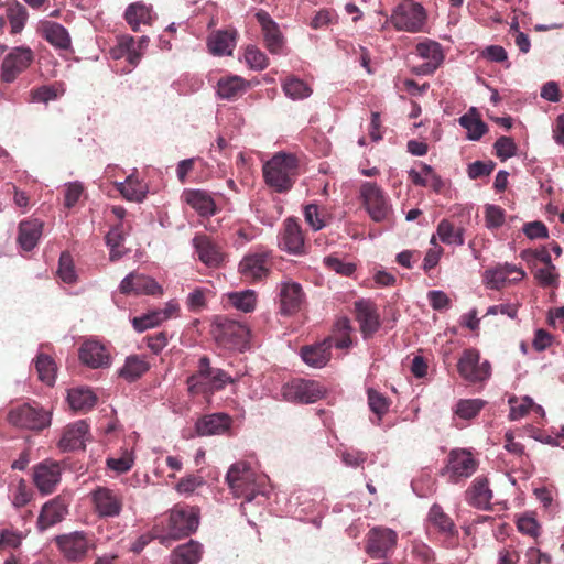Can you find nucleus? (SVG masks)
<instances>
[{
  "label": "nucleus",
  "mask_w": 564,
  "mask_h": 564,
  "mask_svg": "<svg viewBox=\"0 0 564 564\" xmlns=\"http://www.w3.org/2000/svg\"><path fill=\"white\" fill-rule=\"evenodd\" d=\"M236 381L237 379L225 370L213 367L208 356H202L198 360L197 371L187 378L186 383L191 394H200L220 391L227 384H234Z\"/></svg>",
  "instance_id": "obj_1"
},
{
  "label": "nucleus",
  "mask_w": 564,
  "mask_h": 564,
  "mask_svg": "<svg viewBox=\"0 0 564 564\" xmlns=\"http://www.w3.org/2000/svg\"><path fill=\"white\" fill-rule=\"evenodd\" d=\"M226 482L236 498L251 502L258 496H264L263 484L259 481L249 463L239 460L232 464L226 475Z\"/></svg>",
  "instance_id": "obj_2"
},
{
  "label": "nucleus",
  "mask_w": 564,
  "mask_h": 564,
  "mask_svg": "<svg viewBox=\"0 0 564 564\" xmlns=\"http://www.w3.org/2000/svg\"><path fill=\"white\" fill-rule=\"evenodd\" d=\"M297 170V160L292 154L278 153L263 165L265 183L278 193L289 192Z\"/></svg>",
  "instance_id": "obj_3"
},
{
  "label": "nucleus",
  "mask_w": 564,
  "mask_h": 564,
  "mask_svg": "<svg viewBox=\"0 0 564 564\" xmlns=\"http://www.w3.org/2000/svg\"><path fill=\"white\" fill-rule=\"evenodd\" d=\"M213 335L218 345L228 349L242 350L248 345L250 330L237 321L217 316L213 324Z\"/></svg>",
  "instance_id": "obj_4"
},
{
  "label": "nucleus",
  "mask_w": 564,
  "mask_h": 564,
  "mask_svg": "<svg viewBox=\"0 0 564 564\" xmlns=\"http://www.w3.org/2000/svg\"><path fill=\"white\" fill-rule=\"evenodd\" d=\"M478 466V459L469 449L454 448L449 451L441 475L447 477L452 484H459L471 477Z\"/></svg>",
  "instance_id": "obj_5"
},
{
  "label": "nucleus",
  "mask_w": 564,
  "mask_h": 564,
  "mask_svg": "<svg viewBox=\"0 0 564 564\" xmlns=\"http://www.w3.org/2000/svg\"><path fill=\"white\" fill-rule=\"evenodd\" d=\"M7 420L15 427L40 432L51 425V413L43 408L23 403L11 408Z\"/></svg>",
  "instance_id": "obj_6"
},
{
  "label": "nucleus",
  "mask_w": 564,
  "mask_h": 564,
  "mask_svg": "<svg viewBox=\"0 0 564 564\" xmlns=\"http://www.w3.org/2000/svg\"><path fill=\"white\" fill-rule=\"evenodd\" d=\"M360 198L369 217L376 223L388 221L392 207L389 197L376 183L366 182L360 187Z\"/></svg>",
  "instance_id": "obj_7"
},
{
  "label": "nucleus",
  "mask_w": 564,
  "mask_h": 564,
  "mask_svg": "<svg viewBox=\"0 0 564 564\" xmlns=\"http://www.w3.org/2000/svg\"><path fill=\"white\" fill-rule=\"evenodd\" d=\"M94 512L99 518H118L124 505V498L120 490L105 486H98L89 494Z\"/></svg>",
  "instance_id": "obj_8"
},
{
  "label": "nucleus",
  "mask_w": 564,
  "mask_h": 564,
  "mask_svg": "<svg viewBox=\"0 0 564 564\" xmlns=\"http://www.w3.org/2000/svg\"><path fill=\"white\" fill-rule=\"evenodd\" d=\"M55 544L68 562H82L95 547L91 534L74 531L55 538Z\"/></svg>",
  "instance_id": "obj_9"
},
{
  "label": "nucleus",
  "mask_w": 564,
  "mask_h": 564,
  "mask_svg": "<svg viewBox=\"0 0 564 564\" xmlns=\"http://www.w3.org/2000/svg\"><path fill=\"white\" fill-rule=\"evenodd\" d=\"M398 543V533L386 527L371 528L365 538V552L371 558H387Z\"/></svg>",
  "instance_id": "obj_10"
},
{
  "label": "nucleus",
  "mask_w": 564,
  "mask_h": 564,
  "mask_svg": "<svg viewBox=\"0 0 564 564\" xmlns=\"http://www.w3.org/2000/svg\"><path fill=\"white\" fill-rule=\"evenodd\" d=\"M34 54L30 47L12 48L2 59L0 66V82L13 83L33 63Z\"/></svg>",
  "instance_id": "obj_11"
},
{
  "label": "nucleus",
  "mask_w": 564,
  "mask_h": 564,
  "mask_svg": "<svg viewBox=\"0 0 564 564\" xmlns=\"http://www.w3.org/2000/svg\"><path fill=\"white\" fill-rule=\"evenodd\" d=\"M457 371L462 378L471 383L482 382L491 375L488 360L480 362V354L476 349H465L457 362Z\"/></svg>",
  "instance_id": "obj_12"
},
{
  "label": "nucleus",
  "mask_w": 564,
  "mask_h": 564,
  "mask_svg": "<svg viewBox=\"0 0 564 564\" xmlns=\"http://www.w3.org/2000/svg\"><path fill=\"white\" fill-rule=\"evenodd\" d=\"M282 391L285 400L299 403H314L326 393L319 382L301 378L286 383Z\"/></svg>",
  "instance_id": "obj_13"
},
{
  "label": "nucleus",
  "mask_w": 564,
  "mask_h": 564,
  "mask_svg": "<svg viewBox=\"0 0 564 564\" xmlns=\"http://www.w3.org/2000/svg\"><path fill=\"white\" fill-rule=\"evenodd\" d=\"M271 265V252L260 250L246 254L239 263L238 272L246 281H261L269 275Z\"/></svg>",
  "instance_id": "obj_14"
},
{
  "label": "nucleus",
  "mask_w": 564,
  "mask_h": 564,
  "mask_svg": "<svg viewBox=\"0 0 564 564\" xmlns=\"http://www.w3.org/2000/svg\"><path fill=\"white\" fill-rule=\"evenodd\" d=\"M198 527V514L194 508L176 506L167 519L165 538L173 540L192 534Z\"/></svg>",
  "instance_id": "obj_15"
},
{
  "label": "nucleus",
  "mask_w": 564,
  "mask_h": 564,
  "mask_svg": "<svg viewBox=\"0 0 564 564\" xmlns=\"http://www.w3.org/2000/svg\"><path fill=\"white\" fill-rule=\"evenodd\" d=\"M391 18L397 29L416 32L424 23L425 11L421 2H399Z\"/></svg>",
  "instance_id": "obj_16"
},
{
  "label": "nucleus",
  "mask_w": 564,
  "mask_h": 564,
  "mask_svg": "<svg viewBox=\"0 0 564 564\" xmlns=\"http://www.w3.org/2000/svg\"><path fill=\"white\" fill-rule=\"evenodd\" d=\"M525 276V272L511 263H499L488 268L484 273V282L491 290H500L507 283H517Z\"/></svg>",
  "instance_id": "obj_17"
},
{
  "label": "nucleus",
  "mask_w": 564,
  "mask_h": 564,
  "mask_svg": "<svg viewBox=\"0 0 564 564\" xmlns=\"http://www.w3.org/2000/svg\"><path fill=\"white\" fill-rule=\"evenodd\" d=\"M120 292L126 295H161L162 286L151 276L131 272L120 283Z\"/></svg>",
  "instance_id": "obj_18"
},
{
  "label": "nucleus",
  "mask_w": 564,
  "mask_h": 564,
  "mask_svg": "<svg viewBox=\"0 0 564 564\" xmlns=\"http://www.w3.org/2000/svg\"><path fill=\"white\" fill-rule=\"evenodd\" d=\"M61 475L59 463L46 459L34 467L33 480L40 492L47 495L55 490L61 481Z\"/></svg>",
  "instance_id": "obj_19"
},
{
  "label": "nucleus",
  "mask_w": 564,
  "mask_h": 564,
  "mask_svg": "<svg viewBox=\"0 0 564 564\" xmlns=\"http://www.w3.org/2000/svg\"><path fill=\"white\" fill-rule=\"evenodd\" d=\"M279 246L291 254L305 252V237L296 218L289 217L284 220Z\"/></svg>",
  "instance_id": "obj_20"
},
{
  "label": "nucleus",
  "mask_w": 564,
  "mask_h": 564,
  "mask_svg": "<svg viewBox=\"0 0 564 564\" xmlns=\"http://www.w3.org/2000/svg\"><path fill=\"white\" fill-rule=\"evenodd\" d=\"M193 246L199 260L209 268H218L226 260L223 248L206 235L195 236L193 238Z\"/></svg>",
  "instance_id": "obj_21"
},
{
  "label": "nucleus",
  "mask_w": 564,
  "mask_h": 564,
  "mask_svg": "<svg viewBox=\"0 0 564 564\" xmlns=\"http://www.w3.org/2000/svg\"><path fill=\"white\" fill-rule=\"evenodd\" d=\"M279 297L280 313L282 315H293L297 313L305 302V294L301 284L291 281L280 284Z\"/></svg>",
  "instance_id": "obj_22"
},
{
  "label": "nucleus",
  "mask_w": 564,
  "mask_h": 564,
  "mask_svg": "<svg viewBox=\"0 0 564 564\" xmlns=\"http://www.w3.org/2000/svg\"><path fill=\"white\" fill-rule=\"evenodd\" d=\"M415 51L425 61L417 67L419 74H433L444 61V53L438 42L425 40L416 45Z\"/></svg>",
  "instance_id": "obj_23"
},
{
  "label": "nucleus",
  "mask_w": 564,
  "mask_h": 564,
  "mask_svg": "<svg viewBox=\"0 0 564 564\" xmlns=\"http://www.w3.org/2000/svg\"><path fill=\"white\" fill-rule=\"evenodd\" d=\"M67 514V503L65 499L57 496L45 502L37 518V529L43 532L48 528L59 523Z\"/></svg>",
  "instance_id": "obj_24"
},
{
  "label": "nucleus",
  "mask_w": 564,
  "mask_h": 564,
  "mask_svg": "<svg viewBox=\"0 0 564 564\" xmlns=\"http://www.w3.org/2000/svg\"><path fill=\"white\" fill-rule=\"evenodd\" d=\"M492 490L486 476L476 477L465 491L466 502L480 510H489L492 499Z\"/></svg>",
  "instance_id": "obj_25"
},
{
  "label": "nucleus",
  "mask_w": 564,
  "mask_h": 564,
  "mask_svg": "<svg viewBox=\"0 0 564 564\" xmlns=\"http://www.w3.org/2000/svg\"><path fill=\"white\" fill-rule=\"evenodd\" d=\"M355 314L364 337H369L379 329L380 315L372 302L365 300L357 301L355 303Z\"/></svg>",
  "instance_id": "obj_26"
},
{
  "label": "nucleus",
  "mask_w": 564,
  "mask_h": 564,
  "mask_svg": "<svg viewBox=\"0 0 564 564\" xmlns=\"http://www.w3.org/2000/svg\"><path fill=\"white\" fill-rule=\"evenodd\" d=\"M232 425V419L226 413H213L200 417L196 424L199 436L220 435L227 433Z\"/></svg>",
  "instance_id": "obj_27"
},
{
  "label": "nucleus",
  "mask_w": 564,
  "mask_h": 564,
  "mask_svg": "<svg viewBox=\"0 0 564 564\" xmlns=\"http://www.w3.org/2000/svg\"><path fill=\"white\" fill-rule=\"evenodd\" d=\"M256 17L261 25L267 48L272 54L281 53L284 45V39L278 24L271 19L269 13L264 11L258 12Z\"/></svg>",
  "instance_id": "obj_28"
},
{
  "label": "nucleus",
  "mask_w": 564,
  "mask_h": 564,
  "mask_svg": "<svg viewBox=\"0 0 564 564\" xmlns=\"http://www.w3.org/2000/svg\"><path fill=\"white\" fill-rule=\"evenodd\" d=\"M182 197L200 217H210L218 210L214 198L206 191L186 189Z\"/></svg>",
  "instance_id": "obj_29"
},
{
  "label": "nucleus",
  "mask_w": 564,
  "mask_h": 564,
  "mask_svg": "<svg viewBox=\"0 0 564 564\" xmlns=\"http://www.w3.org/2000/svg\"><path fill=\"white\" fill-rule=\"evenodd\" d=\"M87 434L88 425L85 421L80 420L69 424L64 430L63 436L59 440V448L63 451L84 449Z\"/></svg>",
  "instance_id": "obj_30"
},
{
  "label": "nucleus",
  "mask_w": 564,
  "mask_h": 564,
  "mask_svg": "<svg viewBox=\"0 0 564 564\" xmlns=\"http://www.w3.org/2000/svg\"><path fill=\"white\" fill-rule=\"evenodd\" d=\"M40 31L42 36L57 50H69L72 40L68 31L59 23L44 21L41 23Z\"/></svg>",
  "instance_id": "obj_31"
},
{
  "label": "nucleus",
  "mask_w": 564,
  "mask_h": 564,
  "mask_svg": "<svg viewBox=\"0 0 564 564\" xmlns=\"http://www.w3.org/2000/svg\"><path fill=\"white\" fill-rule=\"evenodd\" d=\"M124 18L132 31L138 32L140 25H151L155 13L151 6L143 2H131L124 12Z\"/></svg>",
  "instance_id": "obj_32"
},
{
  "label": "nucleus",
  "mask_w": 564,
  "mask_h": 564,
  "mask_svg": "<svg viewBox=\"0 0 564 564\" xmlns=\"http://www.w3.org/2000/svg\"><path fill=\"white\" fill-rule=\"evenodd\" d=\"M79 359L90 368H99L108 365L109 357L105 347L94 340L85 341L79 349Z\"/></svg>",
  "instance_id": "obj_33"
},
{
  "label": "nucleus",
  "mask_w": 564,
  "mask_h": 564,
  "mask_svg": "<svg viewBox=\"0 0 564 564\" xmlns=\"http://www.w3.org/2000/svg\"><path fill=\"white\" fill-rule=\"evenodd\" d=\"M332 346V338H326L315 346H305L301 351L302 359L310 366L317 368L323 367L330 359Z\"/></svg>",
  "instance_id": "obj_34"
},
{
  "label": "nucleus",
  "mask_w": 564,
  "mask_h": 564,
  "mask_svg": "<svg viewBox=\"0 0 564 564\" xmlns=\"http://www.w3.org/2000/svg\"><path fill=\"white\" fill-rule=\"evenodd\" d=\"M427 522L445 536H455L458 534L457 528L453 519L444 511V509L434 503L429 510Z\"/></svg>",
  "instance_id": "obj_35"
},
{
  "label": "nucleus",
  "mask_w": 564,
  "mask_h": 564,
  "mask_svg": "<svg viewBox=\"0 0 564 564\" xmlns=\"http://www.w3.org/2000/svg\"><path fill=\"white\" fill-rule=\"evenodd\" d=\"M43 223L39 219H29L20 223L18 242L25 251L32 250L42 235Z\"/></svg>",
  "instance_id": "obj_36"
},
{
  "label": "nucleus",
  "mask_w": 564,
  "mask_h": 564,
  "mask_svg": "<svg viewBox=\"0 0 564 564\" xmlns=\"http://www.w3.org/2000/svg\"><path fill=\"white\" fill-rule=\"evenodd\" d=\"M248 87V82L240 76H225L218 80L217 94L223 99L234 100L242 96Z\"/></svg>",
  "instance_id": "obj_37"
},
{
  "label": "nucleus",
  "mask_w": 564,
  "mask_h": 564,
  "mask_svg": "<svg viewBox=\"0 0 564 564\" xmlns=\"http://www.w3.org/2000/svg\"><path fill=\"white\" fill-rule=\"evenodd\" d=\"M115 186L122 197L130 202H142L148 193L147 185L135 174L127 176L124 182H116Z\"/></svg>",
  "instance_id": "obj_38"
},
{
  "label": "nucleus",
  "mask_w": 564,
  "mask_h": 564,
  "mask_svg": "<svg viewBox=\"0 0 564 564\" xmlns=\"http://www.w3.org/2000/svg\"><path fill=\"white\" fill-rule=\"evenodd\" d=\"M202 557V545L193 540L178 545L171 555L172 564H197Z\"/></svg>",
  "instance_id": "obj_39"
},
{
  "label": "nucleus",
  "mask_w": 564,
  "mask_h": 564,
  "mask_svg": "<svg viewBox=\"0 0 564 564\" xmlns=\"http://www.w3.org/2000/svg\"><path fill=\"white\" fill-rule=\"evenodd\" d=\"M236 32L218 31L208 39L209 51L214 55H231L236 45Z\"/></svg>",
  "instance_id": "obj_40"
},
{
  "label": "nucleus",
  "mask_w": 564,
  "mask_h": 564,
  "mask_svg": "<svg viewBox=\"0 0 564 564\" xmlns=\"http://www.w3.org/2000/svg\"><path fill=\"white\" fill-rule=\"evenodd\" d=\"M67 400L73 410L86 412L94 408L97 398L88 388H75L68 391Z\"/></svg>",
  "instance_id": "obj_41"
},
{
  "label": "nucleus",
  "mask_w": 564,
  "mask_h": 564,
  "mask_svg": "<svg viewBox=\"0 0 564 564\" xmlns=\"http://www.w3.org/2000/svg\"><path fill=\"white\" fill-rule=\"evenodd\" d=\"M148 370V361L143 357L132 355L126 359L123 367L119 370V376L129 382H133Z\"/></svg>",
  "instance_id": "obj_42"
},
{
  "label": "nucleus",
  "mask_w": 564,
  "mask_h": 564,
  "mask_svg": "<svg viewBox=\"0 0 564 564\" xmlns=\"http://www.w3.org/2000/svg\"><path fill=\"white\" fill-rule=\"evenodd\" d=\"M475 109L471 108L468 113L459 118V124L467 130V138L469 140H479L487 131V124L477 116L474 115Z\"/></svg>",
  "instance_id": "obj_43"
},
{
  "label": "nucleus",
  "mask_w": 564,
  "mask_h": 564,
  "mask_svg": "<svg viewBox=\"0 0 564 564\" xmlns=\"http://www.w3.org/2000/svg\"><path fill=\"white\" fill-rule=\"evenodd\" d=\"M126 230L122 223H119L111 227L109 232L106 235V243L110 249V260H119L124 251L121 249L122 242L124 241Z\"/></svg>",
  "instance_id": "obj_44"
},
{
  "label": "nucleus",
  "mask_w": 564,
  "mask_h": 564,
  "mask_svg": "<svg viewBox=\"0 0 564 564\" xmlns=\"http://www.w3.org/2000/svg\"><path fill=\"white\" fill-rule=\"evenodd\" d=\"M65 93L63 83H55L53 85H43L37 88H33L30 91V102H48L56 100Z\"/></svg>",
  "instance_id": "obj_45"
},
{
  "label": "nucleus",
  "mask_w": 564,
  "mask_h": 564,
  "mask_svg": "<svg viewBox=\"0 0 564 564\" xmlns=\"http://www.w3.org/2000/svg\"><path fill=\"white\" fill-rule=\"evenodd\" d=\"M437 235L443 243L464 245V228L455 227L448 219H442L437 226Z\"/></svg>",
  "instance_id": "obj_46"
},
{
  "label": "nucleus",
  "mask_w": 564,
  "mask_h": 564,
  "mask_svg": "<svg viewBox=\"0 0 564 564\" xmlns=\"http://www.w3.org/2000/svg\"><path fill=\"white\" fill-rule=\"evenodd\" d=\"M39 379L47 386H53L56 379L57 367L52 357L39 354L35 361Z\"/></svg>",
  "instance_id": "obj_47"
},
{
  "label": "nucleus",
  "mask_w": 564,
  "mask_h": 564,
  "mask_svg": "<svg viewBox=\"0 0 564 564\" xmlns=\"http://www.w3.org/2000/svg\"><path fill=\"white\" fill-rule=\"evenodd\" d=\"M282 89L293 100L307 98L313 91L308 84L295 76H288L282 83Z\"/></svg>",
  "instance_id": "obj_48"
},
{
  "label": "nucleus",
  "mask_w": 564,
  "mask_h": 564,
  "mask_svg": "<svg viewBox=\"0 0 564 564\" xmlns=\"http://www.w3.org/2000/svg\"><path fill=\"white\" fill-rule=\"evenodd\" d=\"M228 303L243 313L253 312L257 305V293L253 290L229 293Z\"/></svg>",
  "instance_id": "obj_49"
},
{
  "label": "nucleus",
  "mask_w": 564,
  "mask_h": 564,
  "mask_svg": "<svg viewBox=\"0 0 564 564\" xmlns=\"http://www.w3.org/2000/svg\"><path fill=\"white\" fill-rule=\"evenodd\" d=\"M367 399L370 411L376 414L378 422L388 413L391 400L373 388L367 390Z\"/></svg>",
  "instance_id": "obj_50"
},
{
  "label": "nucleus",
  "mask_w": 564,
  "mask_h": 564,
  "mask_svg": "<svg viewBox=\"0 0 564 564\" xmlns=\"http://www.w3.org/2000/svg\"><path fill=\"white\" fill-rule=\"evenodd\" d=\"M305 221L317 231L327 225V213L316 204H308L304 208Z\"/></svg>",
  "instance_id": "obj_51"
},
{
  "label": "nucleus",
  "mask_w": 564,
  "mask_h": 564,
  "mask_svg": "<svg viewBox=\"0 0 564 564\" xmlns=\"http://www.w3.org/2000/svg\"><path fill=\"white\" fill-rule=\"evenodd\" d=\"M480 399H463L456 404L455 414L464 420H470L478 415L485 405Z\"/></svg>",
  "instance_id": "obj_52"
},
{
  "label": "nucleus",
  "mask_w": 564,
  "mask_h": 564,
  "mask_svg": "<svg viewBox=\"0 0 564 564\" xmlns=\"http://www.w3.org/2000/svg\"><path fill=\"white\" fill-rule=\"evenodd\" d=\"M8 19L11 24V32L20 33L24 28L25 21L28 19V11L25 7L20 2H13L8 8Z\"/></svg>",
  "instance_id": "obj_53"
},
{
  "label": "nucleus",
  "mask_w": 564,
  "mask_h": 564,
  "mask_svg": "<svg viewBox=\"0 0 564 564\" xmlns=\"http://www.w3.org/2000/svg\"><path fill=\"white\" fill-rule=\"evenodd\" d=\"M57 275L59 279L68 284L76 282L77 275L75 272L74 261L69 252H62L58 261Z\"/></svg>",
  "instance_id": "obj_54"
},
{
  "label": "nucleus",
  "mask_w": 564,
  "mask_h": 564,
  "mask_svg": "<svg viewBox=\"0 0 564 564\" xmlns=\"http://www.w3.org/2000/svg\"><path fill=\"white\" fill-rule=\"evenodd\" d=\"M134 464V457L132 452L124 451L120 457H112L107 459V466L109 469L115 470L118 474L129 471Z\"/></svg>",
  "instance_id": "obj_55"
},
{
  "label": "nucleus",
  "mask_w": 564,
  "mask_h": 564,
  "mask_svg": "<svg viewBox=\"0 0 564 564\" xmlns=\"http://www.w3.org/2000/svg\"><path fill=\"white\" fill-rule=\"evenodd\" d=\"M121 51L126 52V59L132 67L139 64L142 52L137 48V42L133 36L124 35L121 37Z\"/></svg>",
  "instance_id": "obj_56"
},
{
  "label": "nucleus",
  "mask_w": 564,
  "mask_h": 564,
  "mask_svg": "<svg viewBox=\"0 0 564 564\" xmlns=\"http://www.w3.org/2000/svg\"><path fill=\"white\" fill-rule=\"evenodd\" d=\"M205 484L202 476L189 474L181 478L175 485V490L181 495H192L197 488Z\"/></svg>",
  "instance_id": "obj_57"
},
{
  "label": "nucleus",
  "mask_w": 564,
  "mask_h": 564,
  "mask_svg": "<svg viewBox=\"0 0 564 564\" xmlns=\"http://www.w3.org/2000/svg\"><path fill=\"white\" fill-rule=\"evenodd\" d=\"M162 323L160 314L158 313V310L151 311L142 316L134 317L132 319L133 328L141 333L147 330L148 328L155 327Z\"/></svg>",
  "instance_id": "obj_58"
},
{
  "label": "nucleus",
  "mask_w": 564,
  "mask_h": 564,
  "mask_svg": "<svg viewBox=\"0 0 564 564\" xmlns=\"http://www.w3.org/2000/svg\"><path fill=\"white\" fill-rule=\"evenodd\" d=\"M496 167V163L489 161H475L468 165L467 174L469 178L477 180L484 176H489Z\"/></svg>",
  "instance_id": "obj_59"
},
{
  "label": "nucleus",
  "mask_w": 564,
  "mask_h": 564,
  "mask_svg": "<svg viewBox=\"0 0 564 564\" xmlns=\"http://www.w3.org/2000/svg\"><path fill=\"white\" fill-rule=\"evenodd\" d=\"M534 276L543 288L557 285L558 274L556 273V268L554 264L538 269L534 273Z\"/></svg>",
  "instance_id": "obj_60"
},
{
  "label": "nucleus",
  "mask_w": 564,
  "mask_h": 564,
  "mask_svg": "<svg viewBox=\"0 0 564 564\" xmlns=\"http://www.w3.org/2000/svg\"><path fill=\"white\" fill-rule=\"evenodd\" d=\"M517 529L522 534L536 539L540 535L541 527L535 518L531 516H521L517 520Z\"/></svg>",
  "instance_id": "obj_61"
},
{
  "label": "nucleus",
  "mask_w": 564,
  "mask_h": 564,
  "mask_svg": "<svg viewBox=\"0 0 564 564\" xmlns=\"http://www.w3.org/2000/svg\"><path fill=\"white\" fill-rule=\"evenodd\" d=\"M32 498V490L29 488L24 479H20L12 492V502L20 508L25 506Z\"/></svg>",
  "instance_id": "obj_62"
},
{
  "label": "nucleus",
  "mask_w": 564,
  "mask_h": 564,
  "mask_svg": "<svg viewBox=\"0 0 564 564\" xmlns=\"http://www.w3.org/2000/svg\"><path fill=\"white\" fill-rule=\"evenodd\" d=\"M245 58L251 68L264 69L268 66V57L256 46H248L246 48Z\"/></svg>",
  "instance_id": "obj_63"
},
{
  "label": "nucleus",
  "mask_w": 564,
  "mask_h": 564,
  "mask_svg": "<svg viewBox=\"0 0 564 564\" xmlns=\"http://www.w3.org/2000/svg\"><path fill=\"white\" fill-rule=\"evenodd\" d=\"M496 155L505 161L516 154L517 145L509 137H500L495 142Z\"/></svg>",
  "instance_id": "obj_64"
}]
</instances>
